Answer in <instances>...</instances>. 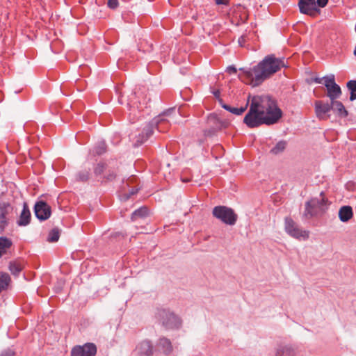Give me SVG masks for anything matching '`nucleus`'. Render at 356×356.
<instances>
[{"label": "nucleus", "instance_id": "f257e3e1", "mask_svg": "<svg viewBox=\"0 0 356 356\" xmlns=\"http://www.w3.org/2000/svg\"><path fill=\"white\" fill-rule=\"evenodd\" d=\"M282 115L276 101L269 95L254 96L250 102V109L243 119L249 128L258 127L261 124H273Z\"/></svg>", "mask_w": 356, "mask_h": 356}, {"label": "nucleus", "instance_id": "f03ea898", "mask_svg": "<svg viewBox=\"0 0 356 356\" xmlns=\"http://www.w3.org/2000/svg\"><path fill=\"white\" fill-rule=\"evenodd\" d=\"M284 67L286 65L283 58H277L275 55L270 54L251 69H240L241 72L238 78L245 83L255 87Z\"/></svg>", "mask_w": 356, "mask_h": 356}, {"label": "nucleus", "instance_id": "7ed1b4c3", "mask_svg": "<svg viewBox=\"0 0 356 356\" xmlns=\"http://www.w3.org/2000/svg\"><path fill=\"white\" fill-rule=\"evenodd\" d=\"M117 168H108V164L103 161H100L93 167V175L101 184L113 181L117 177Z\"/></svg>", "mask_w": 356, "mask_h": 356}, {"label": "nucleus", "instance_id": "20e7f679", "mask_svg": "<svg viewBox=\"0 0 356 356\" xmlns=\"http://www.w3.org/2000/svg\"><path fill=\"white\" fill-rule=\"evenodd\" d=\"M159 316L161 326L165 330H177L181 326L182 321L180 318L169 310L160 309Z\"/></svg>", "mask_w": 356, "mask_h": 356}, {"label": "nucleus", "instance_id": "39448f33", "mask_svg": "<svg viewBox=\"0 0 356 356\" xmlns=\"http://www.w3.org/2000/svg\"><path fill=\"white\" fill-rule=\"evenodd\" d=\"M212 213L214 217L227 225H233L236 223L237 220V215L234 211L225 206L215 207Z\"/></svg>", "mask_w": 356, "mask_h": 356}, {"label": "nucleus", "instance_id": "423d86ee", "mask_svg": "<svg viewBox=\"0 0 356 356\" xmlns=\"http://www.w3.org/2000/svg\"><path fill=\"white\" fill-rule=\"evenodd\" d=\"M323 193H321V198H313L305 203L304 216L307 218H312L323 210V207L326 204L327 200L323 197Z\"/></svg>", "mask_w": 356, "mask_h": 356}, {"label": "nucleus", "instance_id": "0eeeda50", "mask_svg": "<svg viewBox=\"0 0 356 356\" xmlns=\"http://www.w3.org/2000/svg\"><path fill=\"white\" fill-rule=\"evenodd\" d=\"M284 229L289 236L298 240H306L309 236V231L300 229L291 218L285 219Z\"/></svg>", "mask_w": 356, "mask_h": 356}, {"label": "nucleus", "instance_id": "6e6552de", "mask_svg": "<svg viewBox=\"0 0 356 356\" xmlns=\"http://www.w3.org/2000/svg\"><path fill=\"white\" fill-rule=\"evenodd\" d=\"M97 352V346L94 343L88 342L82 346L76 345L72 347L70 356H95Z\"/></svg>", "mask_w": 356, "mask_h": 356}, {"label": "nucleus", "instance_id": "1a4fd4ad", "mask_svg": "<svg viewBox=\"0 0 356 356\" xmlns=\"http://www.w3.org/2000/svg\"><path fill=\"white\" fill-rule=\"evenodd\" d=\"M155 128L156 121L153 119L145 125L141 133L136 136L134 146L138 147L147 141L153 135Z\"/></svg>", "mask_w": 356, "mask_h": 356}, {"label": "nucleus", "instance_id": "9d476101", "mask_svg": "<svg viewBox=\"0 0 356 356\" xmlns=\"http://www.w3.org/2000/svg\"><path fill=\"white\" fill-rule=\"evenodd\" d=\"M324 85L327 88V96L330 100L338 99L341 95V89L339 85L335 83L334 76H325Z\"/></svg>", "mask_w": 356, "mask_h": 356}, {"label": "nucleus", "instance_id": "9b49d317", "mask_svg": "<svg viewBox=\"0 0 356 356\" xmlns=\"http://www.w3.org/2000/svg\"><path fill=\"white\" fill-rule=\"evenodd\" d=\"M13 207L8 202H0V233H3L9 225L8 215L12 213Z\"/></svg>", "mask_w": 356, "mask_h": 356}, {"label": "nucleus", "instance_id": "f8f14e48", "mask_svg": "<svg viewBox=\"0 0 356 356\" xmlns=\"http://www.w3.org/2000/svg\"><path fill=\"white\" fill-rule=\"evenodd\" d=\"M33 209L35 217L40 221H44L49 219L51 215V207L43 200L37 201Z\"/></svg>", "mask_w": 356, "mask_h": 356}, {"label": "nucleus", "instance_id": "ddd939ff", "mask_svg": "<svg viewBox=\"0 0 356 356\" xmlns=\"http://www.w3.org/2000/svg\"><path fill=\"white\" fill-rule=\"evenodd\" d=\"M298 6L301 13L309 16H316L321 12L316 3V0H299Z\"/></svg>", "mask_w": 356, "mask_h": 356}, {"label": "nucleus", "instance_id": "4468645a", "mask_svg": "<svg viewBox=\"0 0 356 356\" xmlns=\"http://www.w3.org/2000/svg\"><path fill=\"white\" fill-rule=\"evenodd\" d=\"M134 352L137 356H152L154 347L150 341L144 340L137 345Z\"/></svg>", "mask_w": 356, "mask_h": 356}, {"label": "nucleus", "instance_id": "2eb2a0df", "mask_svg": "<svg viewBox=\"0 0 356 356\" xmlns=\"http://www.w3.org/2000/svg\"><path fill=\"white\" fill-rule=\"evenodd\" d=\"M174 111V108H169L157 115V131L160 132H165L168 128V121L165 118L170 116Z\"/></svg>", "mask_w": 356, "mask_h": 356}, {"label": "nucleus", "instance_id": "dca6fc26", "mask_svg": "<svg viewBox=\"0 0 356 356\" xmlns=\"http://www.w3.org/2000/svg\"><path fill=\"white\" fill-rule=\"evenodd\" d=\"M31 213L26 202H24L22 211L17 220V225L19 227H25L30 224Z\"/></svg>", "mask_w": 356, "mask_h": 356}, {"label": "nucleus", "instance_id": "f3484780", "mask_svg": "<svg viewBox=\"0 0 356 356\" xmlns=\"http://www.w3.org/2000/svg\"><path fill=\"white\" fill-rule=\"evenodd\" d=\"M331 110L330 104H323L321 101H316L315 102V112L316 116L321 120H326L328 118L327 113Z\"/></svg>", "mask_w": 356, "mask_h": 356}, {"label": "nucleus", "instance_id": "a211bd4d", "mask_svg": "<svg viewBox=\"0 0 356 356\" xmlns=\"http://www.w3.org/2000/svg\"><path fill=\"white\" fill-rule=\"evenodd\" d=\"M173 348L170 339L162 337L157 342V353L168 355L172 352Z\"/></svg>", "mask_w": 356, "mask_h": 356}, {"label": "nucleus", "instance_id": "6ab92c4d", "mask_svg": "<svg viewBox=\"0 0 356 356\" xmlns=\"http://www.w3.org/2000/svg\"><path fill=\"white\" fill-rule=\"evenodd\" d=\"M92 177L90 168H83L79 170L75 175V181L78 182H87Z\"/></svg>", "mask_w": 356, "mask_h": 356}, {"label": "nucleus", "instance_id": "aec40b11", "mask_svg": "<svg viewBox=\"0 0 356 356\" xmlns=\"http://www.w3.org/2000/svg\"><path fill=\"white\" fill-rule=\"evenodd\" d=\"M330 102L331 110L336 111L340 117L345 118L348 116V113L341 102L337 99L330 100Z\"/></svg>", "mask_w": 356, "mask_h": 356}, {"label": "nucleus", "instance_id": "412c9836", "mask_svg": "<svg viewBox=\"0 0 356 356\" xmlns=\"http://www.w3.org/2000/svg\"><path fill=\"white\" fill-rule=\"evenodd\" d=\"M353 216V212L350 206H343L339 211V218L342 222H347Z\"/></svg>", "mask_w": 356, "mask_h": 356}, {"label": "nucleus", "instance_id": "4be33fe9", "mask_svg": "<svg viewBox=\"0 0 356 356\" xmlns=\"http://www.w3.org/2000/svg\"><path fill=\"white\" fill-rule=\"evenodd\" d=\"M11 283V278L8 273L0 272V293L8 289Z\"/></svg>", "mask_w": 356, "mask_h": 356}, {"label": "nucleus", "instance_id": "5701e85b", "mask_svg": "<svg viewBox=\"0 0 356 356\" xmlns=\"http://www.w3.org/2000/svg\"><path fill=\"white\" fill-rule=\"evenodd\" d=\"M13 245V241L10 238L6 236H0V258L5 254L7 250Z\"/></svg>", "mask_w": 356, "mask_h": 356}, {"label": "nucleus", "instance_id": "b1692460", "mask_svg": "<svg viewBox=\"0 0 356 356\" xmlns=\"http://www.w3.org/2000/svg\"><path fill=\"white\" fill-rule=\"evenodd\" d=\"M23 265L16 260L10 261L8 265L9 270L15 276H18L23 270Z\"/></svg>", "mask_w": 356, "mask_h": 356}, {"label": "nucleus", "instance_id": "393cba45", "mask_svg": "<svg viewBox=\"0 0 356 356\" xmlns=\"http://www.w3.org/2000/svg\"><path fill=\"white\" fill-rule=\"evenodd\" d=\"M219 102L223 108H225V110L231 112L233 114L237 115H241L246 110L247 106H248V104H247L246 106L244 107H241V108L231 107L230 106L224 104L222 99H219Z\"/></svg>", "mask_w": 356, "mask_h": 356}, {"label": "nucleus", "instance_id": "a878e982", "mask_svg": "<svg viewBox=\"0 0 356 356\" xmlns=\"http://www.w3.org/2000/svg\"><path fill=\"white\" fill-rule=\"evenodd\" d=\"M148 215V209L146 207H142L134 211L131 216L132 221H135L138 218H143Z\"/></svg>", "mask_w": 356, "mask_h": 356}, {"label": "nucleus", "instance_id": "bb28decb", "mask_svg": "<svg viewBox=\"0 0 356 356\" xmlns=\"http://www.w3.org/2000/svg\"><path fill=\"white\" fill-rule=\"evenodd\" d=\"M107 151V145L105 141L98 142L93 148L92 152L95 155L101 156Z\"/></svg>", "mask_w": 356, "mask_h": 356}, {"label": "nucleus", "instance_id": "cd10ccee", "mask_svg": "<svg viewBox=\"0 0 356 356\" xmlns=\"http://www.w3.org/2000/svg\"><path fill=\"white\" fill-rule=\"evenodd\" d=\"M60 237V230L58 228L55 227L51 229L49 232L47 241L49 242H57Z\"/></svg>", "mask_w": 356, "mask_h": 356}, {"label": "nucleus", "instance_id": "c85d7f7f", "mask_svg": "<svg viewBox=\"0 0 356 356\" xmlns=\"http://www.w3.org/2000/svg\"><path fill=\"white\" fill-rule=\"evenodd\" d=\"M277 356H295V351L291 347L284 346L277 352Z\"/></svg>", "mask_w": 356, "mask_h": 356}, {"label": "nucleus", "instance_id": "c756f323", "mask_svg": "<svg viewBox=\"0 0 356 356\" xmlns=\"http://www.w3.org/2000/svg\"><path fill=\"white\" fill-rule=\"evenodd\" d=\"M285 148L286 143L284 141H280L273 148L271 149L270 152L274 154H278L282 152Z\"/></svg>", "mask_w": 356, "mask_h": 356}, {"label": "nucleus", "instance_id": "7c9ffc66", "mask_svg": "<svg viewBox=\"0 0 356 356\" xmlns=\"http://www.w3.org/2000/svg\"><path fill=\"white\" fill-rule=\"evenodd\" d=\"M140 48H142L143 51L151 52L154 50V45L152 43H149L147 40H143L140 42Z\"/></svg>", "mask_w": 356, "mask_h": 356}, {"label": "nucleus", "instance_id": "2f4dec72", "mask_svg": "<svg viewBox=\"0 0 356 356\" xmlns=\"http://www.w3.org/2000/svg\"><path fill=\"white\" fill-rule=\"evenodd\" d=\"M107 6L109 8L115 10L119 6L118 0H108Z\"/></svg>", "mask_w": 356, "mask_h": 356}, {"label": "nucleus", "instance_id": "473e14b6", "mask_svg": "<svg viewBox=\"0 0 356 356\" xmlns=\"http://www.w3.org/2000/svg\"><path fill=\"white\" fill-rule=\"evenodd\" d=\"M347 88L350 90V92H356V81L351 80L347 83Z\"/></svg>", "mask_w": 356, "mask_h": 356}, {"label": "nucleus", "instance_id": "72a5a7b5", "mask_svg": "<svg viewBox=\"0 0 356 356\" xmlns=\"http://www.w3.org/2000/svg\"><path fill=\"white\" fill-rule=\"evenodd\" d=\"M0 356H15V353L11 349H8L3 351Z\"/></svg>", "mask_w": 356, "mask_h": 356}, {"label": "nucleus", "instance_id": "f704fd0d", "mask_svg": "<svg viewBox=\"0 0 356 356\" xmlns=\"http://www.w3.org/2000/svg\"><path fill=\"white\" fill-rule=\"evenodd\" d=\"M328 0H316V3L319 8H324L327 4Z\"/></svg>", "mask_w": 356, "mask_h": 356}, {"label": "nucleus", "instance_id": "c9c22d12", "mask_svg": "<svg viewBox=\"0 0 356 356\" xmlns=\"http://www.w3.org/2000/svg\"><path fill=\"white\" fill-rule=\"evenodd\" d=\"M139 188H136V187H134L133 188H131V190L129 192L128 194H126L127 197H126V199H129L131 195H134L135 194H136L138 191Z\"/></svg>", "mask_w": 356, "mask_h": 356}, {"label": "nucleus", "instance_id": "e433bc0d", "mask_svg": "<svg viewBox=\"0 0 356 356\" xmlns=\"http://www.w3.org/2000/svg\"><path fill=\"white\" fill-rule=\"evenodd\" d=\"M227 71L230 74H235L236 73V68L234 66H229L227 67Z\"/></svg>", "mask_w": 356, "mask_h": 356}, {"label": "nucleus", "instance_id": "4c0bfd02", "mask_svg": "<svg viewBox=\"0 0 356 356\" xmlns=\"http://www.w3.org/2000/svg\"><path fill=\"white\" fill-rule=\"evenodd\" d=\"M216 3L218 5H227L228 4V0H214Z\"/></svg>", "mask_w": 356, "mask_h": 356}, {"label": "nucleus", "instance_id": "58836bf2", "mask_svg": "<svg viewBox=\"0 0 356 356\" xmlns=\"http://www.w3.org/2000/svg\"><path fill=\"white\" fill-rule=\"evenodd\" d=\"M111 237H114V238H117V237L124 238V236L122 233L116 232V233L113 234L111 235Z\"/></svg>", "mask_w": 356, "mask_h": 356}, {"label": "nucleus", "instance_id": "ea45409f", "mask_svg": "<svg viewBox=\"0 0 356 356\" xmlns=\"http://www.w3.org/2000/svg\"><path fill=\"white\" fill-rule=\"evenodd\" d=\"M220 90H214L213 91V95L217 98L218 99V100L220 99Z\"/></svg>", "mask_w": 356, "mask_h": 356}, {"label": "nucleus", "instance_id": "a19ab883", "mask_svg": "<svg viewBox=\"0 0 356 356\" xmlns=\"http://www.w3.org/2000/svg\"><path fill=\"white\" fill-rule=\"evenodd\" d=\"M356 92H350V100L354 101L356 99Z\"/></svg>", "mask_w": 356, "mask_h": 356}, {"label": "nucleus", "instance_id": "79ce46f5", "mask_svg": "<svg viewBox=\"0 0 356 356\" xmlns=\"http://www.w3.org/2000/svg\"><path fill=\"white\" fill-rule=\"evenodd\" d=\"M324 78L325 77H323V78H316L314 79V81L317 83H323V81H324Z\"/></svg>", "mask_w": 356, "mask_h": 356}, {"label": "nucleus", "instance_id": "37998d69", "mask_svg": "<svg viewBox=\"0 0 356 356\" xmlns=\"http://www.w3.org/2000/svg\"><path fill=\"white\" fill-rule=\"evenodd\" d=\"M216 149H220V150H222V151L223 150L222 147L220 145H218V146H216Z\"/></svg>", "mask_w": 356, "mask_h": 356}, {"label": "nucleus", "instance_id": "c03bdc74", "mask_svg": "<svg viewBox=\"0 0 356 356\" xmlns=\"http://www.w3.org/2000/svg\"><path fill=\"white\" fill-rule=\"evenodd\" d=\"M147 70L149 72V73L152 74V72H151V70H150V68H149V65L147 66Z\"/></svg>", "mask_w": 356, "mask_h": 356}, {"label": "nucleus", "instance_id": "a18cd8bd", "mask_svg": "<svg viewBox=\"0 0 356 356\" xmlns=\"http://www.w3.org/2000/svg\"><path fill=\"white\" fill-rule=\"evenodd\" d=\"M353 54L356 56V45H355Z\"/></svg>", "mask_w": 356, "mask_h": 356}, {"label": "nucleus", "instance_id": "49530a36", "mask_svg": "<svg viewBox=\"0 0 356 356\" xmlns=\"http://www.w3.org/2000/svg\"><path fill=\"white\" fill-rule=\"evenodd\" d=\"M214 119H215V118H214V117H210V118H209V120H214Z\"/></svg>", "mask_w": 356, "mask_h": 356}, {"label": "nucleus", "instance_id": "de8ad7c7", "mask_svg": "<svg viewBox=\"0 0 356 356\" xmlns=\"http://www.w3.org/2000/svg\"><path fill=\"white\" fill-rule=\"evenodd\" d=\"M184 182H186V181H188V180H186V179H184V180H183Z\"/></svg>", "mask_w": 356, "mask_h": 356}, {"label": "nucleus", "instance_id": "09e8293b", "mask_svg": "<svg viewBox=\"0 0 356 356\" xmlns=\"http://www.w3.org/2000/svg\"><path fill=\"white\" fill-rule=\"evenodd\" d=\"M184 182H186V181H188V180H186V179H184V180H183Z\"/></svg>", "mask_w": 356, "mask_h": 356}]
</instances>
